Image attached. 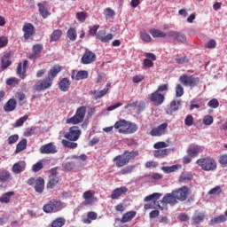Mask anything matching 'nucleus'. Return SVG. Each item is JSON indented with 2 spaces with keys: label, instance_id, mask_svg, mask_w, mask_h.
Instances as JSON below:
<instances>
[{
  "label": "nucleus",
  "instance_id": "338daca9",
  "mask_svg": "<svg viewBox=\"0 0 227 227\" xmlns=\"http://www.w3.org/2000/svg\"><path fill=\"white\" fill-rule=\"evenodd\" d=\"M184 95V87L182 84L178 83L176 86V97H182Z\"/></svg>",
  "mask_w": 227,
  "mask_h": 227
},
{
  "label": "nucleus",
  "instance_id": "4d7b16f0",
  "mask_svg": "<svg viewBox=\"0 0 227 227\" xmlns=\"http://www.w3.org/2000/svg\"><path fill=\"white\" fill-rule=\"evenodd\" d=\"M178 107H180V101L176 102V100H173L170 103L169 113H174L175 111H176L178 109Z\"/></svg>",
  "mask_w": 227,
  "mask_h": 227
},
{
  "label": "nucleus",
  "instance_id": "423d86ee",
  "mask_svg": "<svg viewBox=\"0 0 227 227\" xmlns=\"http://www.w3.org/2000/svg\"><path fill=\"white\" fill-rule=\"evenodd\" d=\"M172 194H174L177 201H186L189 198V194H191V189L187 186H182L172 191Z\"/></svg>",
  "mask_w": 227,
  "mask_h": 227
},
{
  "label": "nucleus",
  "instance_id": "7c9ffc66",
  "mask_svg": "<svg viewBox=\"0 0 227 227\" xmlns=\"http://www.w3.org/2000/svg\"><path fill=\"white\" fill-rule=\"evenodd\" d=\"M221 223H226V216L224 215H220L209 221L210 226H215V224H221Z\"/></svg>",
  "mask_w": 227,
  "mask_h": 227
},
{
  "label": "nucleus",
  "instance_id": "a878e982",
  "mask_svg": "<svg viewBox=\"0 0 227 227\" xmlns=\"http://www.w3.org/2000/svg\"><path fill=\"white\" fill-rule=\"evenodd\" d=\"M43 189H45V180L43 177H38L35 180V192L42 194V192H43Z\"/></svg>",
  "mask_w": 227,
  "mask_h": 227
},
{
  "label": "nucleus",
  "instance_id": "69168bd1",
  "mask_svg": "<svg viewBox=\"0 0 227 227\" xmlns=\"http://www.w3.org/2000/svg\"><path fill=\"white\" fill-rule=\"evenodd\" d=\"M41 169H43V163H42V161L34 164L32 167L34 173H38Z\"/></svg>",
  "mask_w": 227,
  "mask_h": 227
},
{
  "label": "nucleus",
  "instance_id": "473e14b6",
  "mask_svg": "<svg viewBox=\"0 0 227 227\" xmlns=\"http://www.w3.org/2000/svg\"><path fill=\"white\" fill-rule=\"evenodd\" d=\"M168 149H158L153 152V156L156 159H164V157H168Z\"/></svg>",
  "mask_w": 227,
  "mask_h": 227
},
{
  "label": "nucleus",
  "instance_id": "79ce46f5",
  "mask_svg": "<svg viewBox=\"0 0 227 227\" xmlns=\"http://www.w3.org/2000/svg\"><path fill=\"white\" fill-rule=\"evenodd\" d=\"M62 145L63 146H65V148H70L71 150H74V148H77V146H79V145L77 143H75V141H70V140H66L63 139L62 140Z\"/></svg>",
  "mask_w": 227,
  "mask_h": 227
},
{
  "label": "nucleus",
  "instance_id": "6ab92c4d",
  "mask_svg": "<svg viewBox=\"0 0 227 227\" xmlns=\"http://www.w3.org/2000/svg\"><path fill=\"white\" fill-rule=\"evenodd\" d=\"M33 52L29 55L30 59H37V58H40V54L43 51V45L40 43H36L32 48Z\"/></svg>",
  "mask_w": 227,
  "mask_h": 227
},
{
  "label": "nucleus",
  "instance_id": "3c124183",
  "mask_svg": "<svg viewBox=\"0 0 227 227\" xmlns=\"http://www.w3.org/2000/svg\"><path fill=\"white\" fill-rule=\"evenodd\" d=\"M76 19L79 22H84L88 19V13L85 12H80L76 13Z\"/></svg>",
  "mask_w": 227,
  "mask_h": 227
},
{
  "label": "nucleus",
  "instance_id": "a211bd4d",
  "mask_svg": "<svg viewBox=\"0 0 227 227\" xmlns=\"http://www.w3.org/2000/svg\"><path fill=\"white\" fill-rule=\"evenodd\" d=\"M111 88V83H107L106 87L100 91H97V90H91V95L94 96L95 100H98V98H102V97H106L107 95V92L109 91V89Z\"/></svg>",
  "mask_w": 227,
  "mask_h": 227
},
{
  "label": "nucleus",
  "instance_id": "c03bdc74",
  "mask_svg": "<svg viewBox=\"0 0 227 227\" xmlns=\"http://www.w3.org/2000/svg\"><path fill=\"white\" fill-rule=\"evenodd\" d=\"M63 35V31L59 29H56L52 32L50 42H58L61 35Z\"/></svg>",
  "mask_w": 227,
  "mask_h": 227
},
{
  "label": "nucleus",
  "instance_id": "09e8293b",
  "mask_svg": "<svg viewBox=\"0 0 227 227\" xmlns=\"http://www.w3.org/2000/svg\"><path fill=\"white\" fill-rule=\"evenodd\" d=\"M97 39L100 40L103 43H107L110 40H113V34H107L105 36H100V35H97Z\"/></svg>",
  "mask_w": 227,
  "mask_h": 227
},
{
  "label": "nucleus",
  "instance_id": "aec40b11",
  "mask_svg": "<svg viewBox=\"0 0 227 227\" xmlns=\"http://www.w3.org/2000/svg\"><path fill=\"white\" fill-rule=\"evenodd\" d=\"M129 192V188L125 186H121L120 188H116L113 191L111 194V199L112 200H119V198L122 195Z\"/></svg>",
  "mask_w": 227,
  "mask_h": 227
},
{
  "label": "nucleus",
  "instance_id": "49530a36",
  "mask_svg": "<svg viewBox=\"0 0 227 227\" xmlns=\"http://www.w3.org/2000/svg\"><path fill=\"white\" fill-rule=\"evenodd\" d=\"M157 207H159V208H160V210H164V207H160V205H159L158 200H154L153 202H151L150 204H145L144 206V208H145V210H150V208H157Z\"/></svg>",
  "mask_w": 227,
  "mask_h": 227
},
{
  "label": "nucleus",
  "instance_id": "c9c22d12",
  "mask_svg": "<svg viewBox=\"0 0 227 227\" xmlns=\"http://www.w3.org/2000/svg\"><path fill=\"white\" fill-rule=\"evenodd\" d=\"M27 146V139L23 138L21 141L19 142V144L16 145V153H20V152H24V150Z\"/></svg>",
  "mask_w": 227,
  "mask_h": 227
},
{
  "label": "nucleus",
  "instance_id": "a19ab883",
  "mask_svg": "<svg viewBox=\"0 0 227 227\" xmlns=\"http://www.w3.org/2000/svg\"><path fill=\"white\" fill-rule=\"evenodd\" d=\"M67 38H69L71 42H75L77 40V30H75V28L70 27L67 30Z\"/></svg>",
  "mask_w": 227,
  "mask_h": 227
},
{
  "label": "nucleus",
  "instance_id": "603ef678",
  "mask_svg": "<svg viewBox=\"0 0 227 227\" xmlns=\"http://www.w3.org/2000/svg\"><path fill=\"white\" fill-rule=\"evenodd\" d=\"M160 198V193H153L151 195L146 196L144 199V201L148 202V201H153V200H157Z\"/></svg>",
  "mask_w": 227,
  "mask_h": 227
},
{
  "label": "nucleus",
  "instance_id": "412c9836",
  "mask_svg": "<svg viewBox=\"0 0 227 227\" xmlns=\"http://www.w3.org/2000/svg\"><path fill=\"white\" fill-rule=\"evenodd\" d=\"M113 161L115 162L116 168H123V166H127L129 164V161H127V158H125L123 153L114 157Z\"/></svg>",
  "mask_w": 227,
  "mask_h": 227
},
{
  "label": "nucleus",
  "instance_id": "58836bf2",
  "mask_svg": "<svg viewBox=\"0 0 227 227\" xmlns=\"http://www.w3.org/2000/svg\"><path fill=\"white\" fill-rule=\"evenodd\" d=\"M59 182V177L57 176H51L50 177L49 182L47 183V189H54L56 185H58V183Z\"/></svg>",
  "mask_w": 227,
  "mask_h": 227
},
{
  "label": "nucleus",
  "instance_id": "4c0bfd02",
  "mask_svg": "<svg viewBox=\"0 0 227 227\" xmlns=\"http://www.w3.org/2000/svg\"><path fill=\"white\" fill-rule=\"evenodd\" d=\"M192 224H200V223H203V221H205V214L203 213H198L195 214L192 218Z\"/></svg>",
  "mask_w": 227,
  "mask_h": 227
},
{
  "label": "nucleus",
  "instance_id": "2eb2a0df",
  "mask_svg": "<svg viewBox=\"0 0 227 227\" xmlns=\"http://www.w3.org/2000/svg\"><path fill=\"white\" fill-rule=\"evenodd\" d=\"M27 65H29V61L24 60L18 64L16 74L20 77V79H26V69L27 68Z\"/></svg>",
  "mask_w": 227,
  "mask_h": 227
},
{
  "label": "nucleus",
  "instance_id": "e433bc0d",
  "mask_svg": "<svg viewBox=\"0 0 227 227\" xmlns=\"http://www.w3.org/2000/svg\"><path fill=\"white\" fill-rule=\"evenodd\" d=\"M12 176L10 172L4 168L0 169V182L4 184V182H8V179Z\"/></svg>",
  "mask_w": 227,
  "mask_h": 227
},
{
  "label": "nucleus",
  "instance_id": "b1692460",
  "mask_svg": "<svg viewBox=\"0 0 227 227\" xmlns=\"http://www.w3.org/2000/svg\"><path fill=\"white\" fill-rule=\"evenodd\" d=\"M37 6L39 8V13L43 17V19H47V17L51 15V12H49V10H47L46 1L37 4Z\"/></svg>",
  "mask_w": 227,
  "mask_h": 227
},
{
  "label": "nucleus",
  "instance_id": "9b49d317",
  "mask_svg": "<svg viewBox=\"0 0 227 227\" xmlns=\"http://www.w3.org/2000/svg\"><path fill=\"white\" fill-rule=\"evenodd\" d=\"M148 99L150 100V102L156 104V106H162L165 98L164 94H161L160 92L155 90L152 94L148 95Z\"/></svg>",
  "mask_w": 227,
  "mask_h": 227
},
{
  "label": "nucleus",
  "instance_id": "20e7f679",
  "mask_svg": "<svg viewBox=\"0 0 227 227\" xmlns=\"http://www.w3.org/2000/svg\"><path fill=\"white\" fill-rule=\"evenodd\" d=\"M65 208V203L59 200L52 199L47 204L43 207V212L45 214H52L56 212H60Z\"/></svg>",
  "mask_w": 227,
  "mask_h": 227
},
{
  "label": "nucleus",
  "instance_id": "8fccbe9b",
  "mask_svg": "<svg viewBox=\"0 0 227 227\" xmlns=\"http://www.w3.org/2000/svg\"><path fill=\"white\" fill-rule=\"evenodd\" d=\"M175 61L177 65H185V63L189 61V59L187 57H180V55H176Z\"/></svg>",
  "mask_w": 227,
  "mask_h": 227
},
{
  "label": "nucleus",
  "instance_id": "e2e57ef3",
  "mask_svg": "<svg viewBox=\"0 0 227 227\" xmlns=\"http://www.w3.org/2000/svg\"><path fill=\"white\" fill-rule=\"evenodd\" d=\"M178 168H180V166L178 165H173L171 167H163V171H165V173H173L176 171Z\"/></svg>",
  "mask_w": 227,
  "mask_h": 227
},
{
  "label": "nucleus",
  "instance_id": "680f3d73",
  "mask_svg": "<svg viewBox=\"0 0 227 227\" xmlns=\"http://www.w3.org/2000/svg\"><path fill=\"white\" fill-rule=\"evenodd\" d=\"M193 123H194V117H192V115L191 114H188L184 119V125H186V127H192Z\"/></svg>",
  "mask_w": 227,
  "mask_h": 227
},
{
  "label": "nucleus",
  "instance_id": "052dcab7",
  "mask_svg": "<svg viewBox=\"0 0 227 227\" xmlns=\"http://www.w3.org/2000/svg\"><path fill=\"white\" fill-rule=\"evenodd\" d=\"M207 106L211 107V109H217V107H219V100H217L216 98L211 99L207 103Z\"/></svg>",
  "mask_w": 227,
  "mask_h": 227
},
{
  "label": "nucleus",
  "instance_id": "bb28decb",
  "mask_svg": "<svg viewBox=\"0 0 227 227\" xmlns=\"http://www.w3.org/2000/svg\"><path fill=\"white\" fill-rule=\"evenodd\" d=\"M88 71L86 70L78 71L76 74L75 71H73L71 77L75 81H82V79H88Z\"/></svg>",
  "mask_w": 227,
  "mask_h": 227
},
{
  "label": "nucleus",
  "instance_id": "ddd939ff",
  "mask_svg": "<svg viewBox=\"0 0 227 227\" xmlns=\"http://www.w3.org/2000/svg\"><path fill=\"white\" fill-rule=\"evenodd\" d=\"M96 59L97 55H95V53H93L91 51L86 50L81 59V63H82V65H90L93 63Z\"/></svg>",
  "mask_w": 227,
  "mask_h": 227
},
{
  "label": "nucleus",
  "instance_id": "a18cd8bd",
  "mask_svg": "<svg viewBox=\"0 0 227 227\" xmlns=\"http://www.w3.org/2000/svg\"><path fill=\"white\" fill-rule=\"evenodd\" d=\"M13 194H15L13 192H8L4 193L2 195V197H0V203H10V200Z\"/></svg>",
  "mask_w": 227,
  "mask_h": 227
},
{
  "label": "nucleus",
  "instance_id": "de8ad7c7",
  "mask_svg": "<svg viewBox=\"0 0 227 227\" xmlns=\"http://www.w3.org/2000/svg\"><path fill=\"white\" fill-rule=\"evenodd\" d=\"M75 168V161L66 162L62 165L63 171H72Z\"/></svg>",
  "mask_w": 227,
  "mask_h": 227
},
{
  "label": "nucleus",
  "instance_id": "f8f14e48",
  "mask_svg": "<svg viewBox=\"0 0 227 227\" xmlns=\"http://www.w3.org/2000/svg\"><path fill=\"white\" fill-rule=\"evenodd\" d=\"M39 152L42 154L50 155V154L58 153V149L56 145L52 142H51L42 145L39 149Z\"/></svg>",
  "mask_w": 227,
  "mask_h": 227
},
{
  "label": "nucleus",
  "instance_id": "4468645a",
  "mask_svg": "<svg viewBox=\"0 0 227 227\" xmlns=\"http://www.w3.org/2000/svg\"><path fill=\"white\" fill-rule=\"evenodd\" d=\"M166 130H168V123L163 122L160 125H159L157 128L153 129L150 131V136H153V137L164 136V134H166Z\"/></svg>",
  "mask_w": 227,
  "mask_h": 227
},
{
  "label": "nucleus",
  "instance_id": "cd10ccee",
  "mask_svg": "<svg viewBox=\"0 0 227 227\" xmlns=\"http://www.w3.org/2000/svg\"><path fill=\"white\" fill-rule=\"evenodd\" d=\"M12 58L11 53H5L1 60V68L2 70H6L10 65H12V60L10 59Z\"/></svg>",
  "mask_w": 227,
  "mask_h": 227
},
{
  "label": "nucleus",
  "instance_id": "37998d69",
  "mask_svg": "<svg viewBox=\"0 0 227 227\" xmlns=\"http://www.w3.org/2000/svg\"><path fill=\"white\" fill-rule=\"evenodd\" d=\"M67 223V220L63 217H59L52 221L51 227H63L65 226V223Z\"/></svg>",
  "mask_w": 227,
  "mask_h": 227
},
{
  "label": "nucleus",
  "instance_id": "f704fd0d",
  "mask_svg": "<svg viewBox=\"0 0 227 227\" xmlns=\"http://www.w3.org/2000/svg\"><path fill=\"white\" fill-rule=\"evenodd\" d=\"M87 217L88 218L83 219V223L85 224H91V221L97 220V217H98V215L96 212L90 211L87 214Z\"/></svg>",
  "mask_w": 227,
  "mask_h": 227
},
{
  "label": "nucleus",
  "instance_id": "9d476101",
  "mask_svg": "<svg viewBox=\"0 0 227 227\" xmlns=\"http://www.w3.org/2000/svg\"><path fill=\"white\" fill-rule=\"evenodd\" d=\"M203 150L205 148L203 146L198 145L196 144H192L189 145L186 153L189 155V157H198L200 153H203Z\"/></svg>",
  "mask_w": 227,
  "mask_h": 227
},
{
  "label": "nucleus",
  "instance_id": "2f4dec72",
  "mask_svg": "<svg viewBox=\"0 0 227 227\" xmlns=\"http://www.w3.org/2000/svg\"><path fill=\"white\" fill-rule=\"evenodd\" d=\"M124 157L126 158L127 162H130V160H133L135 157H137L139 155V151H124L123 153Z\"/></svg>",
  "mask_w": 227,
  "mask_h": 227
},
{
  "label": "nucleus",
  "instance_id": "0e129e2a",
  "mask_svg": "<svg viewBox=\"0 0 227 227\" xmlns=\"http://www.w3.org/2000/svg\"><path fill=\"white\" fill-rule=\"evenodd\" d=\"M20 81L18 80V78L12 77V78H9L6 81V84L8 86H18Z\"/></svg>",
  "mask_w": 227,
  "mask_h": 227
},
{
  "label": "nucleus",
  "instance_id": "864d4df0",
  "mask_svg": "<svg viewBox=\"0 0 227 227\" xmlns=\"http://www.w3.org/2000/svg\"><path fill=\"white\" fill-rule=\"evenodd\" d=\"M140 37L144 42H152V36L148 33H146V30H142L140 32Z\"/></svg>",
  "mask_w": 227,
  "mask_h": 227
},
{
  "label": "nucleus",
  "instance_id": "f257e3e1",
  "mask_svg": "<svg viewBox=\"0 0 227 227\" xmlns=\"http://www.w3.org/2000/svg\"><path fill=\"white\" fill-rule=\"evenodd\" d=\"M61 72V67L54 66L52 67L47 74V77L44 79L38 80L34 85V90L35 91H45V90H49L52 86L54 82V79L58 76V74Z\"/></svg>",
  "mask_w": 227,
  "mask_h": 227
},
{
  "label": "nucleus",
  "instance_id": "0eeeda50",
  "mask_svg": "<svg viewBox=\"0 0 227 227\" xmlns=\"http://www.w3.org/2000/svg\"><path fill=\"white\" fill-rule=\"evenodd\" d=\"M179 81L183 86H190V88H194L200 82V78L194 77V75H185L180 76Z\"/></svg>",
  "mask_w": 227,
  "mask_h": 227
},
{
  "label": "nucleus",
  "instance_id": "dca6fc26",
  "mask_svg": "<svg viewBox=\"0 0 227 227\" xmlns=\"http://www.w3.org/2000/svg\"><path fill=\"white\" fill-rule=\"evenodd\" d=\"M167 36L174 38V42H178L180 43H184L187 40V37L185 36V35L176 31L168 32L167 34Z\"/></svg>",
  "mask_w": 227,
  "mask_h": 227
},
{
  "label": "nucleus",
  "instance_id": "393cba45",
  "mask_svg": "<svg viewBox=\"0 0 227 227\" xmlns=\"http://www.w3.org/2000/svg\"><path fill=\"white\" fill-rule=\"evenodd\" d=\"M162 203H166L168 205H176L178 203V200H176V197L175 194H173V192L171 193H167L163 198H162Z\"/></svg>",
  "mask_w": 227,
  "mask_h": 227
},
{
  "label": "nucleus",
  "instance_id": "7ed1b4c3",
  "mask_svg": "<svg viewBox=\"0 0 227 227\" xmlns=\"http://www.w3.org/2000/svg\"><path fill=\"white\" fill-rule=\"evenodd\" d=\"M196 164H198L203 171H215L217 169V161L210 156L200 158L196 160Z\"/></svg>",
  "mask_w": 227,
  "mask_h": 227
},
{
  "label": "nucleus",
  "instance_id": "5701e85b",
  "mask_svg": "<svg viewBox=\"0 0 227 227\" xmlns=\"http://www.w3.org/2000/svg\"><path fill=\"white\" fill-rule=\"evenodd\" d=\"M15 109H17V100H15V98L9 99L4 106V111H5V113H12V111H15Z\"/></svg>",
  "mask_w": 227,
  "mask_h": 227
},
{
  "label": "nucleus",
  "instance_id": "5fc2aeb1",
  "mask_svg": "<svg viewBox=\"0 0 227 227\" xmlns=\"http://www.w3.org/2000/svg\"><path fill=\"white\" fill-rule=\"evenodd\" d=\"M218 162L223 168L227 167V154H221L218 158Z\"/></svg>",
  "mask_w": 227,
  "mask_h": 227
},
{
  "label": "nucleus",
  "instance_id": "13d9d810",
  "mask_svg": "<svg viewBox=\"0 0 227 227\" xmlns=\"http://www.w3.org/2000/svg\"><path fill=\"white\" fill-rule=\"evenodd\" d=\"M104 12L106 19H111V17H114V15H116L114 10L111 8H106Z\"/></svg>",
  "mask_w": 227,
  "mask_h": 227
},
{
  "label": "nucleus",
  "instance_id": "c85d7f7f",
  "mask_svg": "<svg viewBox=\"0 0 227 227\" xmlns=\"http://www.w3.org/2000/svg\"><path fill=\"white\" fill-rule=\"evenodd\" d=\"M70 80L68 78H63L59 83V89L60 91L67 92L70 90Z\"/></svg>",
  "mask_w": 227,
  "mask_h": 227
},
{
  "label": "nucleus",
  "instance_id": "ea45409f",
  "mask_svg": "<svg viewBox=\"0 0 227 227\" xmlns=\"http://www.w3.org/2000/svg\"><path fill=\"white\" fill-rule=\"evenodd\" d=\"M136 169V165H128L124 167L122 169L120 170V175H130L131 173H134V170Z\"/></svg>",
  "mask_w": 227,
  "mask_h": 227
},
{
  "label": "nucleus",
  "instance_id": "6e6552de",
  "mask_svg": "<svg viewBox=\"0 0 227 227\" xmlns=\"http://www.w3.org/2000/svg\"><path fill=\"white\" fill-rule=\"evenodd\" d=\"M82 132L79 129V127L73 126L69 129V132L67 133L64 137L68 141H78Z\"/></svg>",
  "mask_w": 227,
  "mask_h": 227
},
{
  "label": "nucleus",
  "instance_id": "1a4fd4ad",
  "mask_svg": "<svg viewBox=\"0 0 227 227\" xmlns=\"http://www.w3.org/2000/svg\"><path fill=\"white\" fill-rule=\"evenodd\" d=\"M22 31L24 33L23 38H25V40H29L32 36H35V34L36 33L35 26L32 23H24Z\"/></svg>",
  "mask_w": 227,
  "mask_h": 227
},
{
  "label": "nucleus",
  "instance_id": "4be33fe9",
  "mask_svg": "<svg viewBox=\"0 0 227 227\" xmlns=\"http://www.w3.org/2000/svg\"><path fill=\"white\" fill-rule=\"evenodd\" d=\"M25 169H26V162L20 160L12 166V173H14V175H19L22 173V171H25Z\"/></svg>",
  "mask_w": 227,
  "mask_h": 227
},
{
  "label": "nucleus",
  "instance_id": "f03ea898",
  "mask_svg": "<svg viewBox=\"0 0 227 227\" xmlns=\"http://www.w3.org/2000/svg\"><path fill=\"white\" fill-rule=\"evenodd\" d=\"M114 128L119 134H134V132H137V125L132 123L130 121H127L125 119H121L117 121Z\"/></svg>",
  "mask_w": 227,
  "mask_h": 227
},
{
  "label": "nucleus",
  "instance_id": "f3484780",
  "mask_svg": "<svg viewBox=\"0 0 227 227\" xmlns=\"http://www.w3.org/2000/svg\"><path fill=\"white\" fill-rule=\"evenodd\" d=\"M83 199H84L83 204L86 206L93 205V203L97 201V198H95V195H93V192H91V190L84 192Z\"/></svg>",
  "mask_w": 227,
  "mask_h": 227
},
{
  "label": "nucleus",
  "instance_id": "c756f323",
  "mask_svg": "<svg viewBox=\"0 0 227 227\" xmlns=\"http://www.w3.org/2000/svg\"><path fill=\"white\" fill-rule=\"evenodd\" d=\"M136 211H129L125 213L121 219V223H130V221H132L134 217H136Z\"/></svg>",
  "mask_w": 227,
  "mask_h": 227
},
{
  "label": "nucleus",
  "instance_id": "bf43d9fd",
  "mask_svg": "<svg viewBox=\"0 0 227 227\" xmlns=\"http://www.w3.org/2000/svg\"><path fill=\"white\" fill-rule=\"evenodd\" d=\"M214 123V117L212 115H206L203 118V124L209 126Z\"/></svg>",
  "mask_w": 227,
  "mask_h": 227
},
{
  "label": "nucleus",
  "instance_id": "774afa93",
  "mask_svg": "<svg viewBox=\"0 0 227 227\" xmlns=\"http://www.w3.org/2000/svg\"><path fill=\"white\" fill-rule=\"evenodd\" d=\"M19 141V135L10 136L7 139L8 145H15Z\"/></svg>",
  "mask_w": 227,
  "mask_h": 227
},
{
  "label": "nucleus",
  "instance_id": "6e6d98bb",
  "mask_svg": "<svg viewBox=\"0 0 227 227\" xmlns=\"http://www.w3.org/2000/svg\"><path fill=\"white\" fill-rule=\"evenodd\" d=\"M29 118L28 115H24L23 117H20L15 123V127H22L26 121H27V119Z\"/></svg>",
  "mask_w": 227,
  "mask_h": 227
},
{
  "label": "nucleus",
  "instance_id": "39448f33",
  "mask_svg": "<svg viewBox=\"0 0 227 227\" xmlns=\"http://www.w3.org/2000/svg\"><path fill=\"white\" fill-rule=\"evenodd\" d=\"M86 106H82L76 109L74 115L71 118H67L66 123L71 125H79V123H82L84 121V118L86 116Z\"/></svg>",
  "mask_w": 227,
  "mask_h": 227
},
{
  "label": "nucleus",
  "instance_id": "72a5a7b5",
  "mask_svg": "<svg viewBox=\"0 0 227 227\" xmlns=\"http://www.w3.org/2000/svg\"><path fill=\"white\" fill-rule=\"evenodd\" d=\"M150 34L152 35L153 38H166V36H168V34L156 28H152L150 30Z\"/></svg>",
  "mask_w": 227,
  "mask_h": 227
}]
</instances>
